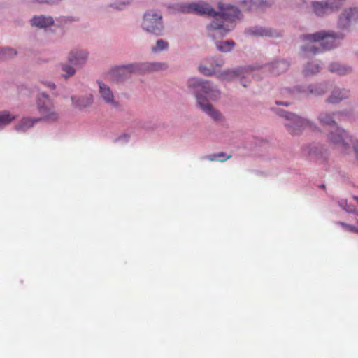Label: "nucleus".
<instances>
[{"label": "nucleus", "instance_id": "1", "mask_svg": "<svg viewBox=\"0 0 358 358\" xmlns=\"http://www.w3.org/2000/svg\"><path fill=\"white\" fill-rule=\"evenodd\" d=\"M300 38L306 42L301 46V50L303 57H308L336 48L338 45L336 41L343 40L344 34L335 31L322 30L301 35Z\"/></svg>", "mask_w": 358, "mask_h": 358}, {"label": "nucleus", "instance_id": "2", "mask_svg": "<svg viewBox=\"0 0 358 358\" xmlns=\"http://www.w3.org/2000/svg\"><path fill=\"white\" fill-rule=\"evenodd\" d=\"M221 11H215L212 22L207 26L209 34L213 38L224 37L234 28V22L240 18V10L231 5H220Z\"/></svg>", "mask_w": 358, "mask_h": 358}, {"label": "nucleus", "instance_id": "3", "mask_svg": "<svg viewBox=\"0 0 358 358\" xmlns=\"http://www.w3.org/2000/svg\"><path fill=\"white\" fill-rule=\"evenodd\" d=\"M166 68L167 65L164 62H132L111 68L108 76L111 80L118 83L129 79L132 74L143 75Z\"/></svg>", "mask_w": 358, "mask_h": 358}, {"label": "nucleus", "instance_id": "4", "mask_svg": "<svg viewBox=\"0 0 358 358\" xmlns=\"http://www.w3.org/2000/svg\"><path fill=\"white\" fill-rule=\"evenodd\" d=\"M187 85L196 96L198 106L209 103L208 100L217 101L221 96V92L213 83L198 78H189Z\"/></svg>", "mask_w": 358, "mask_h": 358}, {"label": "nucleus", "instance_id": "5", "mask_svg": "<svg viewBox=\"0 0 358 358\" xmlns=\"http://www.w3.org/2000/svg\"><path fill=\"white\" fill-rule=\"evenodd\" d=\"M271 110L276 115L285 120V127L292 134H299L306 128L313 131L318 129V127L315 122L307 118L300 117L294 113L278 108H272Z\"/></svg>", "mask_w": 358, "mask_h": 358}, {"label": "nucleus", "instance_id": "6", "mask_svg": "<svg viewBox=\"0 0 358 358\" xmlns=\"http://www.w3.org/2000/svg\"><path fill=\"white\" fill-rule=\"evenodd\" d=\"M354 138L348 131L339 126L332 127L327 133V142L343 155L350 153Z\"/></svg>", "mask_w": 358, "mask_h": 358}, {"label": "nucleus", "instance_id": "7", "mask_svg": "<svg viewBox=\"0 0 358 358\" xmlns=\"http://www.w3.org/2000/svg\"><path fill=\"white\" fill-rule=\"evenodd\" d=\"M141 27L148 34L159 37L164 34L162 14L155 9L148 10L143 15Z\"/></svg>", "mask_w": 358, "mask_h": 358}, {"label": "nucleus", "instance_id": "8", "mask_svg": "<svg viewBox=\"0 0 358 358\" xmlns=\"http://www.w3.org/2000/svg\"><path fill=\"white\" fill-rule=\"evenodd\" d=\"M260 66L257 64H252L245 66H239L232 69H227L220 71L217 73V77L221 80L231 81L234 79H238L241 84L246 87L248 85L249 81L248 78L252 75L253 78L256 76L253 73Z\"/></svg>", "mask_w": 358, "mask_h": 358}, {"label": "nucleus", "instance_id": "9", "mask_svg": "<svg viewBox=\"0 0 358 358\" xmlns=\"http://www.w3.org/2000/svg\"><path fill=\"white\" fill-rule=\"evenodd\" d=\"M358 23V8L350 7L345 8L338 15L336 27L339 31L343 33L344 37L346 33L351 31L352 27Z\"/></svg>", "mask_w": 358, "mask_h": 358}, {"label": "nucleus", "instance_id": "10", "mask_svg": "<svg viewBox=\"0 0 358 358\" xmlns=\"http://www.w3.org/2000/svg\"><path fill=\"white\" fill-rule=\"evenodd\" d=\"M257 64L261 66L258 70L263 69L264 73H268L273 76H278L283 73L289 67V62L285 59H276L268 64Z\"/></svg>", "mask_w": 358, "mask_h": 358}, {"label": "nucleus", "instance_id": "11", "mask_svg": "<svg viewBox=\"0 0 358 358\" xmlns=\"http://www.w3.org/2000/svg\"><path fill=\"white\" fill-rule=\"evenodd\" d=\"M303 152L310 158L317 160H325L329 155V151L326 146L323 144L313 143L306 145Z\"/></svg>", "mask_w": 358, "mask_h": 358}, {"label": "nucleus", "instance_id": "12", "mask_svg": "<svg viewBox=\"0 0 358 358\" xmlns=\"http://www.w3.org/2000/svg\"><path fill=\"white\" fill-rule=\"evenodd\" d=\"M89 52L84 49H74L69 52L67 60L75 67L80 69L87 63Z\"/></svg>", "mask_w": 358, "mask_h": 358}, {"label": "nucleus", "instance_id": "13", "mask_svg": "<svg viewBox=\"0 0 358 358\" xmlns=\"http://www.w3.org/2000/svg\"><path fill=\"white\" fill-rule=\"evenodd\" d=\"M29 24L33 28L38 29L47 30L48 28L55 24V19L48 15H34L30 18Z\"/></svg>", "mask_w": 358, "mask_h": 358}, {"label": "nucleus", "instance_id": "14", "mask_svg": "<svg viewBox=\"0 0 358 358\" xmlns=\"http://www.w3.org/2000/svg\"><path fill=\"white\" fill-rule=\"evenodd\" d=\"M350 96V91L345 87H334L325 101L330 104H338Z\"/></svg>", "mask_w": 358, "mask_h": 358}, {"label": "nucleus", "instance_id": "15", "mask_svg": "<svg viewBox=\"0 0 358 358\" xmlns=\"http://www.w3.org/2000/svg\"><path fill=\"white\" fill-rule=\"evenodd\" d=\"M99 92L103 101L113 108H118L120 103L115 100L114 94L110 87L106 83L98 81Z\"/></svg>", "mask_w": 358, "mask_h": 358}, {"label": "nucleus", "instance_id": "16", "mask_svg": "<svg viewBox=\"0 0 358 358\" xmlns=\"http://www.w3.org/2000/svg\"><path fill=\"white\" fill-rule=\"evenodd\" d=\"M189 14H196L199 15H207L213 17L215 14V10L206 2H192L189 3Z\"/></svg>", "mask_w": 358, "mask_h": 358}, {"label": "nucleus", "instance_id": "17", "mask_svg": "<svg viewBox=\"0 0 358 358\" xmlns=\"http://www.w3.org/2000/svg\"><path fill=\"white\" fill-rule=\"evenodd\" d=\"M71 100L73 108L79 110H85L94 103V96L92 94L81 96L73 95L71 96Z\"/></svg>", "mask_w": 358, "mask_h": 358}, {"label": "nucleus", "instance_id": "18", "mask_svg": "<svg viewBox=\"0 0 358 358\" xmlns=\"http://www.w3.org/2000/svg\"><path fill=\"white\" fill-rule=\"evenodd\" d=\"M245 34L252 36L279 37L280 31L261 26L250 27L245 29Z\"/></svg>", "mask_w": 358, "mask_h": 358}, {"label": "nucleus", "instance_id": "19", "mask_svg": "<svg viewBox=\"0 0 358 358\" xmlns=\"http://www.w3.org/2000/svg\"><path fill=\"white\" fill-rule=\"evenodd\" d=\"M40 114L39 117H36V121L48 122H55L59 120V113L56 111L55 107L43 108L38 109Z\"/></svg>", "mask_w": 358, "mask_h": 358}, {"label": "nucleus", "instance_id": "20", "mask_svg": "<svg viewBox=\"0 0 358 358\" xmlns=\"http://www.w3.org/2000/svg\"><path fill=\"white\" fill-rule=\"evenodd\" d=\"M322 69V63L319 60H310L305 64L302 74L305 78H311L319 73Z\"/></svg>", "mask_w": 358, "mask_h": 358}, {"label": "nucleus", "instance_id": "21", "mask_svg": "<svg viewBox=\"0 0 358 358\" xmlns=\"http://www.w3.org/2000/svg\"><path fill=\"white\" fill-rule=\"evenodd\" d=\"M285 93L289 94L294 99H300L309 97L308 85L305 84L296 85L292 87L285 89Z\"/></svg>", "mask_w": 358, "mask_h": 358}, {"label": "nucleus", "instance_id": "22", "mask_svg": "<svg viewBox=\"0 0 358 358\" xmlns=\"http://www.w3.org/2000/svg\"><path fill=\"white\" fill-rule=\"evenodd\" d=\"M329 81H322L308 84L309 96H321L325 94L329 90Z\"/></svg>", "mask_w": 358, "mask_h": 358}, {"label": "nucleus", "instance_id": "23", "mask_svg": "<svg viewBox=\"0 0 358 358\" xmlns=\"http://www.w3.org/2000/svg\"><path fill=\"white\" fill-rule=\"evenodd\" d=\"M343 112H328L322 111L318 114L317 120L319 122L324 126L336 127L337 123L335 120L336 113H342Z\"/></svg>", "mask_w": 358, "mask_h": 358}, {"label": "nucleus", "instance_id": "24", "mask_svg": "<svg viewBox=\"0 0 358 358\" xmlns=\"http://www.w3.org/2000/svg\"><path fill=\"white\" fill-rule=\"evenodd\" d=\"M80 18L73 15H60L55 19V26L59 29H66L74 22H77Z\"/></svg>", "mask_w": 358, "mask_h": 358}, {"label": "nucleus", "instance_id": "25", "mask_svg": "<svg viewBox=\"0 0 358 358\" xmlns=\"http://www.w3.org/2000/svg\"><path fill=\"white\" fill-rule=\"evenodd\" d=\"M206 115L210 116L215 122H221L224 120L222 113L215 109L210 103H206L203 105L198 106Z\"/></svg>", "mask_w": 358, "mask_h": 358}, {"label": "nucleus", "instance_id": "26", "mask_svg": "<svg viewBox=\"0 0 358 358\" xmlns=\"http://www.w3.org/2000/svg\"><path fill=\"white\" fill-rule=\"evenodd\" d=\"M328 70L339 76H344L352 72V68L350 66L342 64L338 62H331L328 66Z\"/></svg>", "mask_w": 358, "mask_h": 358}, {"label": "nucleus", "instance_id": "27", "mask_svg": "<svg viewBox=\"0 0 358 358\" xmlns=\"http://www.w3.org/2000/svg\"><path fill=\"white\" fill-rule=\"evenodd\" d=\"M38 122H39L36 121V117H24L15 125V129L19 133H24Z\"/></svg>", "mask_w": 358, "mask_h": 358}, {"label": "nucleus", "instance_id": "28", "mask_svg": "<svg viewBox=\"0 0 358 358\" xmlns=\"http://www.w3.org/2000/svg\"><path fill=\"white\" fill-rule=\"evenodd\" d=\"M37 109L43 108H50L55 106L53 100L44 92H38L36 96Z\"/></svg>", "mask_w": 358, "mask_h": 358}, {"label": "nucleus", "instance_id": "29", "mask_svg": "<svg viewBox=\"0 0 358 358\" xmlns=\"http://www.w3.org/2000/svg\"><path fill=\"white\" fill-rule=\"evenodd\" d=\"M329 15L338 11L345 3V0H322Z\"/></svg>", "mask_w": 358, "mask_h": 358}, {"label": "nucleus", "instance_id": "30", "mask_svg": "<svg viewBox=\"0 0 358 358\" xmlns=\"http://www.w3.org/2000/svg\"><path fill=\"white\" fill-rule=\"evenodd\" d=\"M329 15L338 11L345 3V0H322Z\"/></svg>", "mask_w": 358, "mask_h": 358}, {"label": "nucleus", "instance_id": "31", "mask_svg": "<svg viewBox=\"0 0 358 358\" xmlns=\"http://www.w3.org/2000/svg\"><path fill=\"white\" fill-rule=\"evenodd\" d=\"M311 8L314 14L319 17H324L329 15L322 0L312 1Z\"/></svg>", "mask_w": 358, "mask_h": 358}, {"label": "nucleus", "instance_id": "32", "mask_svg": "<svg viewBox=\"0 0 358 358\" xmlns=\"http://www.w3.org/2000/svg\"><path fill=\"white\" fill-rule=\"evenodd\" d=\"M15 119V116L9 111H0V131L10 124Z\"/></svg>", "mask_w": 358, "mask_h": 358}, {"label": "nucleus", "instance_id": "33", "mask_svg": "<svg viewBox=\"0 0 358 358\" xmlns=\"http://www.w3.org/2000/svg\"><path fill=\"white\" fill-rule=\"evenodd\" d=\"M17 55V51L10 47L0 48V62L11 59Z\"/></svg>", "mask_w": 358, "mask_h": 358}, {"label": "nucleus", "instance_id": "34", "mask_svg": "<svg viewBox=\"0 0 358 358\" xmlns=\"http://www.w3.org/2000/svg\"><path fill=\"white\" fill-rule=\"evenodd\" d=\"M134 0H116L111 3L109 6L116 10L122 11L131 6Z\"/></svg>", "mask_w": 358, "mask_h": 358}, {"label": "nucleus", "instance_id": "35", "mask_svg": "<svg viewBox=\"0 0 358 358\" xmlns=\"http://www.w3.org/2000/svg\"><path fill=\"white\" fill-rule=\"evenodd\" d=\"M76 68L71 63L68 61L61 64V69L64 72L62 76L64 79H68L76 74Z\"/></svg>", "mask_w": 358, "mask_h": 358}, {"label": "nucleus", "instance_id": "36", "mask_svg": "<svg viewBox=\"0 0 358 358\" xmlns=\"http://www.w3.org/2000/svg\"><path fill=\"white\" fill-rule=\"evenodd\" d=\"M215 44L217 49L222 52H229L235 46V43L233 40L217 41Z\"/></svg>", "mask_w": 358, "mask_h": 358}, {"label": "nucleus", "instance_id": "37", "mask_svg": "<svg viewBox=\"0 0 358 358\" xmlns=\"http://www.w3.org/2000/svg\"><path fill=\"white\" fill-rule=\"evenodd\" d=\"M231 157L230 155H226V153L221 152L216 154H213L210 155L203 156L201 159H208L210 161H218V162H224Z\"/></svg>", "mask_w": 358, "mask_h": 358}, {"label": "nucleus", "instance_id": "38", "mask_svg": "<svg viewBox=\"0 0 358 358\" xmlns=\"http://www.w3.org/2000/svg\"><path fill=\"white\" fill-rule=\"evenodd\" d=\"M169 46V44L164 39H158L156 41L155 45L152 47V51L153 52H160L165 51L168 50Z\"/></svg>", "mask_w": 358, "mask_h": 358}, {"label": "nucleus", "instance_id": "39", "mask_svg": "<svg viewBox=\"0 0 358 358\" xmlns=\"http://www.w3.org/2000/svg\"><path fill=\"white\" fill-rule=\"evenodd\" d=\"M201 73L206 76H210L216 74V69L213 66H206L204 64H200L198 67Z\"/></svg>", "mask_w": 358, "mask_h": 358}, {"label": "nucleus", "instance_id": "40", "mask_svg": "<svg viewBox=\"0 0 358 358\" xmlns=\"http://www.w3.org/2000/svg\"><path fill=\"white\" fill-rule=\"evenodd\" d=\"M255 10H265L271 6V3L266 0H254L253 3Z\"/></svg>", "mask_w": 358, "mask_h": 358}, {"label": "nucleus", "instance_id": "41", "mask_svg": "<svg viewBox=\"0 0 358 358\" xmlns=\"http://www.w3.org/2000/svg\"><path fill=\"white\" fill-rule=\"evenodd\" d=\"M129 140H130V135L124 133V134H121L118 137L115 138L113 140V142L115 143L120 144V145H124V144L127 143L129 141Z\"/></svg>", "mask_w": 358, "mask_h": 358}, {"label": "nucleus", "instance_id": "42", "mask_svg": "<svg viewBox=\"0 0 358 358\" xmlns=\"http://www.w3.org/2000/svg\"><path fill=\"white\" fill-rule=\"evenodd\" d=\"M254 0H243L241 2L243 8L247 11H253L255 10V5L252 3Z\"/></svg>", "mask_w": 358, "mask_h": 358}, {"label": "nucleus", "instance_id": "43", "mask_svg": "<svg viewBox=\"0 0 358 358\" xmlns=\"http://www.w3.org/2000/svg\"><path fill=\"white\" fill-rule=\"evenodd\" d=\"M351 145V148H352L355 152V159L358 162V137H355L354 139L352 140Z\"/></svg>", "mask_w": 358, "mask_h": 358}, {"label": "nucleus", "instance_id": "44", "mask_svg": "<svg viewBox=\"0 0 358 358\" xmlns=\"http://www.w3.org/2000/svg\"><path fill=\"white\" fill-rule=\"evenodd\" d=\"M337 224L343 227L345 230L350 231L351 232H355L356 227L354 225L348 224L343 222H337Z\"/></svg>", "mask_w": 358, "mask_h": 358}, {"label": "nucleus", "instance_id": "45", "mask_svg": "<svg viewBox=\"0 0 358 358\" xmlns=\"http://www.w3.org/2000/svg\"><path fill=\"white\" fill-rule=\"evenodd\" d=\"M210 64L211 66H213L215 69L216 67L222 66L224 64V61L221 59H213L210 60Z\"/></svg>", "mask_w": 358, "mask_h": 358}, {"label": "nucleus", "instance_id": "46", "mask_svg": "<svg viewBox=\"0 0 358 358\" xmlns=\"http://www.w3.org/2000/svg\"><path fill=\"white\" fill-rule=\"evenodd\" d=\"M179 13L183 14H189V3H180V8Z\"/></svg>", "mask_w": 358, "mask_h": 358}, {"label": "nucleus", "instance_id": "47", "mask_svg": "<svg viewBox=\"0 0 358 358\" xmlns=\"http://www.w3.org/2000/svg\"><path fill=\"white\" fill-rule=\"evenodd\" d=\"M41 83L46 87L49 88L50 90H54L56 89V85L52 82V81H49V80H43L41 81Z\"/></svg>", "mask_w": 358, "mask_h": 358}, {"label": "nucleus", "instance_id": "48", "mask_svg": "<svg viewBox=\"0 0 358 358\" xmlns=\"http://www.w3.org/2000/svg\"><path fill=\"white\" fill-rule=\"evenodd\" d=\"M180 8V3H172L168 6V8L173 10L174 12L179 13Z\"/></svg>", "mask_w": 358, "mask_h": 358}, {"label": "nucleus", "instance_id": "49", "mask_svg": "<svg viewBox=\"0 0 358 358\" xmlns=\"http://www.w3.org/2000/svg\"><path fill=\"white\" fill-rule=\"evenodd\" d=\"M344 210L350 213H356V209L352 205H348L347 203V207L344 208Z\"/></svg>", "mask_w": 358, "mask_h": 358}, {"label": "nucleus", "instance_id": "50", "mask_svg": "<svg viewBox=\"0 0 358 358\" xmlns=\"http://www.w3.org/2000/svg\"><path fill=\"white\" fill-rule=\"evenodd\" d=\"M62 1V0H45V3L50 5L58 4Z\"/></svg>", "mask_w": 358, "mask_h": 358}, {"label": "nucleus", "instance_id": "51", "mask_svg": "<svg viewBox=\"0 0 358 358\" xmlns=\"http://www.w3.org/2000/svg\"><path fill=\"white\" fill-rule=\"evenodd\" d=\"M14 24L15 26L22 27L24 25V21L22 19H15L14 20Z\"/></svg>", "mask_w": 358, "mask_h": 358}, {"label": "nucleus", "instance_id": "52", "mask_svg": "<svg viewBox=\"0 0 358 358\" xmlns=\"http://www.w3.org/2000/svg\"><path fill=\"white\" fill-rule=\"evenodd\" d=\"M347 201L346 200H341L338 201V205L341 208H342L344 210V208L347 207Z\"/></svg>", "mask_w": 358, "mask_h": 358}, {"label": "nucleus", "instance_id": "53", "mask_svg": "<svg viewBox=\"0 0 358 358\" xmlns=\"http://www.w3.org/2000/svg\"><path fill=\"white\" fill-rule=\"evenodd\" d=\"M336 112H343L342 113H336V116L337 115H342V116H345V117H348L350 115V113L348 110H337Z\"/></svg>", "mask_w": 358, "mask_h": 358}, {"label": "nucleus", "instance_id": "54", "mask_svg": "<svg viewBox=\"0 0 358 358\" xmlns=\"http://www.w3.org/2000/svg\"><path fill=\"white\" fill-rule=\"evenodd\" d=\"M275 104L276 105H278V106H289V102L288 101H275Z\"/></svg>", "mask_w": 358, "mask_h": 358}, {"label": "nucleus", "instance_id": "55", "mask_svg": "<svg viewBox=\"0 0 358 358\" xmlns=\"http://www.w3.org/2000/svg\"><path fill=\"white\" fill-rule=\"evenodd\" d=\"M33 3H45V0H31Z\"/></svg>", "mask_w": 358, "mask_h": 358}, {"label": "nucleus", "instance_id": "56", "mask_svg": "<svg viewBox=\"0 0 358 358\" xmlns=\"http://www.w3.org/2000/svg\"><path fill=\"white\" fill-rule=\"evenodd\" d=\"M354 233H356V234H358V227H356L355 228V232Z\"/></svg>", "mask_w": 358, "mask_h": 358}, {"label": "nucleus", "instance_id": "57", "mask_svg": "<svg viewBox=\"0 0 358 358\" xmlns=\"http://www.w3.org/2000/svg\"><path fill=\"white\" fill-rule=\"evenodd\" d=\"M324 187H325V186H324V184H323V185H322L320 186V187H322V188H324Z\"/></svg>", "mask_w": 358, "mask_h": 358}, {"label": "nucleus", "instance_id": "58", "mask_svg": "<svg viewBox=\"0 0 358 358\" xmlns=\"http://www.w3.org/2000/svg\"><path fill=\"white\" fill-rule=\"evenodd\" d=\"M355 199L358 201V196H355Z\"/></svg>", "mask_w": 358, "mask_h": 358}, {"label": "nucleus", "instance_id": "59", "mask_svg": "<svg viewBox=\"0 0 358 358\" xmlns=\"http://www.w3.org/2000/svg\"><path fill=\"white\" fill-rule=\"evenodd\" d=\"M357 222H358V219H357Z\"/></svg>", "mask_w": 358, "mask_h": 358}]
</instances>
